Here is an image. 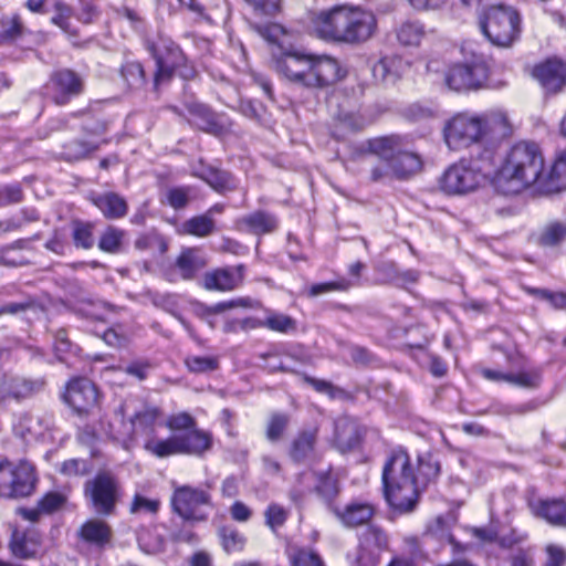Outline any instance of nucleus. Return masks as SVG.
Masks as SVG:
<instances>
[{
    "label": "nucleus",
    "mask_w": 566,
    "mask_h": 566,
    "mask_svg": "<svg viewBox=\"0 0 566 566\" xmlns=\"http://www.w3.org/2000/svg\"><path fill=\"white\" fill-rule=\"evenodd\" d=\"M64 400L78 415L88 412L98 402V391L87 378H75L67 384Z\"/></svg>",
    "instance_id": "nucleus-14"
},
{
    "label": "nucleus",
    "mask_w": 566,
    "mask_h": 566,
    "mask_svg": "<svg viewBox=\"0 0 566 566\" xmlns=\"http://www.w3.org/2000/svg\"><path fill=\"white\" fill-rule=\"evenodd\" d=\"M61 472L67 475H83L87 472V464L83 460L71 459L62 464Z\"/></svg>",
    "instance_id": "nucleus-63"
},
{
    "label": "nucleus",
    "mask_w": 566,
    "mask_h": 566,
    "mask_svg": "<svg viewBox=\"0 0 566 566\" xmlns=\"http://www.w3.org/2000/svg\"><path fill=\"white\" fill-rule=\"evenodd\" d=\"M465 59L450 67L446 82L457 92L478 90L483 86L489 76V66L484 55L478 54L471 44L462 49Z\"/></svg>",
    "instance_id": "nucleus-8"
},
{
    "label": "nucleus",
    "mask_w": 566,
    "mask_h": 566,
    "mask_svg": "<svg viewBox=\"0 0 566 566\" xmlns=\"http://www.w3.org/2000/svg\"><path fill=\"white\" fill-rule=\"evenodd\" d=\"M207 264L205 256L197 249H186L176 260V269L182 280H191Z\"/></svg>",
    "instance_id": "nucleus-28"
},
{
    "label": "nucleus",
    "mask_w": 566,
    "mask_h": 566,
    "mask_svg": "<svg viewBox=\"0 0 566 566\" xmlns=\"http://www.w3.org/2000/svg\"><path fill=\"white\" fill-rule=\"evenodd\" d=\"M124 238V230L109 226L102 233L98 248L107 253H118L122 249Z\"/></svg>",
    "instance_id": "nucleus-42"
},
{
    "label": "nucleus",
    "mask_w": 566,
    "mask_h": 566,
    "mask_svg": "<svg viewBox=\"0 0 566 566\" xmlns=\"http://www.w3.org/2000/svg\"><path fill=\"white\" fill-rule=\"evenodd\" d=\"M210 504V495L200 489L179 486L171 497L174 511L184 520L203 521L207 515L202 512L203 505Z\"/></svg>",
    "instance_id": "nucleus-13"
},
{
    "label": "nucleus",
    "mask_w": 566,
    "mask_h": 566,
    "mask_svg": "<svg viewBox=\"0 0 566 566\" xmlns=\"http://www.w3.org/2000/svg\"><path fill=\"white\" fill-rule=\"evenodd\" d=\"M544 157L535 143L520 142L507 151L496 176L497 186L517 193L543 177Z\"/></svg>",
    "instance_id": "nucleus-3"
},
{
    "label": "nucleus",
    "mask_w": 566,
    "mask_h": 566,
    "mask_svg": "<svg viewBox=\"0 0 566 566\" xmlns=\"http://www.w3.org/2000/svg\"><path fill=\"white\" fill-rule=\"evenodd\" d=\"M166 426L172 431H189L196 428V420L188 412H178L168 417Z\"/></svg>",
    "instance_id": "nucleus-53"
},
{
    "label": "nucleus",
    "mask_w": 566,
    "mask_h": 566,
    "mask_svg": "<svg viewBox=\"0 0 566 566\" xmlns=\"http://www.w3.org/2000/svg\"><path fill=\"white\" fill-rule=\"evenodd\" d=\"M185 364L189 371L202 374L218 369L219 359L214 356H188Z\"/></svg>",
    "instance_id": "nucleus-48"
},
{
    "label": "nucleus",
    "mask_w": 566,
    "mask_h": 566,
    "mask_svg": "<svg viewBox=\"0 0 566 566\" xmlns=\"http://www.w3.org/2000/svg\"><path fill=\"white\" fill-rule=\"evenodd\" d=\"M44 387L42 380H29L24 378H12L6 386V392L15 400L28 399L41 391Z\"/></svg>",
    "instance_id": "nucleus-33"
},
{
    "label": "nucleus",
    "mask_w": 566,
    "mask_h": 566,
    "mask_svg": "<svg viewBox=\"0 0 566 566\" xmlns=\"http://www.w3.org/2000/svg\"><path fill=\"white\" fill-rule=\"evenodd\" d=\"M161 412L157 407H145L136 412L130 421V431L127 434H113V438L122 442L125 447L128 442L133 441L135 436H151L155 431V426Z\"/></svg>",
    "instance_id": "nucleus-18"
},
{
    "label": "nucleus",
    "mask_w": 566,
    "mask_h": 566,
    "mask_svg": "<svg viewBox=\"0 0 566 566\" xmlns=\"http://www.w3.org/2000/svg\"><path fill=\"white\" fill-rule=\"evenodd\" d=\"M120 484L111 472H99L92 480L86 481L84 494L94 511L101 515H111L115 512L120 499Z\"/></svg>",
    "instance_id": "nucleus-9"
},
{
    "label": "nucleus",
    "mask_w": 566,
    "mask_h": 566,
    "mask_svg": "<svg viewBox=\"0 0 566 566\" xmlns=\"http://www.w3.org/2000/svg\"><path fill=\"white\" fill-rule=\"evenodd\" d=\"M259 326L266 327L279 333H289L296 329V322L289 315L271 313L259 324Z\"/></svg>",
    "instance_id": "nucleus-44"
},
{
    "label": "nucleus",
    "mask_w": 566,
    "mask_h": 566,
    "mask_svg": "<svg viewBox=\"0 0 566 566\" xmlns=\"http://www.w3.org/2000/svg\"><path fill=\"white\" fill-rule=\"evenodd\" d=\"M336 434L339 442L353 448L358 442L356 426L349 421H338L336 423Z\"/></svg>",
    "instance_id": "nucleus-52"
},
{
    "label": "nucleus",
    "mask_w": 566,
    "mask_h": 566,
    "mask_svg": "<svg viewBox=\"0 0 566 566\" xmlns=\"http://www.w3.org/2000/svg\"><path fill=\"white\" fill-rule=\"evenodd\" d=\"M40 548V541L34 534H28L14 530L10 541V551L17 557L21 559L34 557Z\"/></svg>",
    "instance_id": "nucleus-30"
},
{
    "label": "nucleus",
    "mask_w": 566,
    "mask_h": 566,
    "mask_svg": "<svg viewBox=\"0 0 566 566\" xmlns=\"http://www.w3.org/2000/svg\"><path fill=\"white\" fill-rule=\"evenodd\" d=\"M396 39L402 46H419L426 36L424 24L418 20L401 22L395 30Z\"/></svg>",
    "instance_id": "nucleus-31"
},
{
    "label": "nucleus",
    "mask_w": 566,
    "mask_h": 566,
    "mask_svg": "<svg viewBox=\"0 0 566 566\" xmlns=\"http://www.w3.org/2000/svg\"><path fill=\"white\" fill-rule=\"evenodd\" d=\"M94 226L91 222L75 221L73 223V241L75 247L91 249L94 245Z\"/></svg>",
    "instance_id": "nucleus-45"
},
{
    "label": "nucleus",
    "mask_w": 566,
    "mask_h": 566,
    "mask_svg": "<svg viewBox=\"0 0 566 566\" xmlns=\"http://www.w3.org/2000/svg\"><path fill=\"white\" fill-rule=\"evenodd\" d=\"M222 546L228 553L242 551L245 544V538L239 531L233 527L223 526L219 531Z\"/></svg>",
    "instance_id": "nucleus-47"
},
{
    "label": "nucleus",
    "mask_w": 566,
    "mask_h": 566,
    "mask_svg": "<svg viewBox=\"0 0 566 566\" xmlns=\"http://www.w3.org/2000/svg\"><path fill=\"white\" fill-rule=\"evenodd\" d=\"M391 170L390 161L388 159H380V161L370 169V180L374 182L392 180L395 177Z\"/></svg>",
    "instance_id": "nucleus-57"
},
{
    "label": "nucleus",
    "mask_w": 566,
    "mask_h": 566,
    "mask_svg": "<svg viewBox=\"0 0 566 566\" xmlns=\"http://www.w3.org/2000/svg\"><path fill=\"white\" fill-rule=\"evenodd\" d=\"M439 472L440 464L431 455L420 458L418 462V474H416L419 480V492L429 482L436 480Z\"/></svg>",
    "instance_id": "nucleus-43"
},
{
    "label": "nucleus",
    "mask_w": 566,
    "mask_h": 566,
    "mask_svg": "<svg viewBox=\"0 0 566 566\" xmlns=\"http://www.w3.org/2000/svg\"><path fill=\"white\" fill-rule=\"evenodd\" d=\"M239 226L244 227L253 234L260 235L273 232L277 228V220L273 214L258 210L242 217L239 220Z\"/></svg>",
    "instance_id": "nucleus-27"
},
{
    "label": "nucleus",
    "mask_w": 566,
    "mask_h": 566,
    "mask_svg": "<svg viewBox=\"0 0 566 566\" xmlns=\"http://www.w3.org/2000/svg\"><path fill=\"white\" fill-rule=\"evenodd\" d=\"M78 535L85 543L103 548L111 543L113 531L105 521L91 518L81 526Z\"/></svg>",
    "instance_id": "nucleus-23"
},
{
    "label": "nucleus",
    "mask_w": 566,
    "mask_h": 566,
    "mask_svg": "<svg viewBox=\"0 0 566 566\" xmlns=\"http://www.w3.org/2000/svg\"><path fill=\"white\" fill-rule=\"evenodd\" d=\"M254 10L262 14L273 15L280 11L281 0H247Z\"/></svg>",
    "instance_id": "nucleus-61"
},
{
    "label": "nucleus",
    "mask_w": 566,
    "mask_h": 566,
    "mask_svg": "<svg viewBox=\"0 0 566 566\" xmlns=\"http://www.w3.org/2000/svg\"><path fill=\"white\" fill-rule=\"evenodd\" d=\"M291 422V416L285 412H273L268 420L265 437L270 442L280 441Z\"/></svg>",
    "instance_id": "nucleus-40"
},
{
    "label": "nucleus",
    "mask_w": 566,
    "mask_h": 566,
    "mask_svg": "<svg viewBox=\"0 0 566 566\" xmlns=\"http://www.w3.org/2000/svg\"><path fill=\"white\" fill-rule=\"evenodd\" d=\"M195 175L219 192L234 188L233 177L227 171L207 167L195 172Z\"/></svg>",
    "instance_id": "nucleus-36"
},
{
    "label": "nucleus",
    "mask_w": 566,
    "mask_h": 566,
    "mask_svg": "<svg viewBox=\"0 0 566 566\" xmlns=\"http://www.w3.org/2000/svg\"><path fill=\"white\" fill-rule=\"evenodd\" d=\"M547 562L546 566H562L566 560V553L564 548L557 545H548L546 547Z\"/></svg>",
    "instance_id": "nucleus-64"
},
{
    "label": "nucleus",
    "mask_w": 566,
    "mask_h": 566,
    "mask_svg": "<svg viewBox=\"0 0 566 566\" xmlns=\"http://www.w3.org/2000/svg\"><path fill=\"white\" fill-rule=\"evenodd\" d=\"M317 434L318 427L316 426L304 428L297 432L289 450V455L292 461L303 463L314 454Z\"/></svg>",
    "instance_id": "nucleus-21"
},
{
    "label": "nucleus",
    "mask_w": 566,
    "mask_h": 566,
    "mask_svg": "<svg viewBox=\"0 0 566 566\" xmlns=\"http://www.w3.org/2000/svg\"><path fill=\"white\" fill-rule=\"evenodd\" d=\"M159 506L160 502L158 500L147 499L140 494H136L130 504V513L137 514L145 512L155 514L157 513Z\"/></svg>",
    "instance_id": "nucleus-55"
},
{
    "label": "nucleus",
    "mask_w": 566,
    "mask_h": 566,
    "mask_svg": "<svg viewBox=\"0 0 566 566\" xmlns=\"http://www.w3.org/2000/svg\"><path fill=\"white\" fill-rule=\"evenodd\" d=\"M189 199V189L188 188H172L167 192L168 203L174 209H182L187 206Z\"/></svg>",
    "instance_id": "nucleus-59"
},
{
    "label": "nucleus",
    "mask_w": 566,
    "mask_h": 566,
    "mask_svg": "<svg viewBox=\"0 0 566 566\" xmlns=\"http://www.w3.org/2000/svg\"><path fill=\"white\" fill-rule=\"evenodd\" d=\"M402 60L398 56H385L373 66V76L384 84L395 83L401 73Z\"/></svg>",
    "instance_id": "nucleus-32"
},
{
    "label": "nucleus",
    "mask_w": 566,
    "mask_h": 566,
    "mask_svg": "<svg viewBox=\"0 0 566 566\" xmlns=\"http://www.w3.org/2000/svg\"><path fill=\"white\" fill-rule=\"evenodd\" d=\"M491 129L489 123L480 117L459 114L444 127V140L450 149L458 150L479 142Z\"/></svg>",
    "instance_id": "nucleus-11"
},
{
    "label": "nucleus",
    "mask_w": 566,
    "mask_h": 566,
    "mask_svg": "<svg viewBox=\"0 0 566 566\" xmlns=\"http://www.w3.org/2000/svg\"><path fill=\"white\" fill-rule=\"evenodd\" d=\"M146 48L156 61V86L168 81L175 72L184 78L195 75L193 67L187 65L184 53L170 38L158 34L156 40H147Z\"/></svg>",
    "instance_id": "nucleus-6"
},
{
    "label": "nucleus",
    "mask_w": 566,
    "mask_h": 566,
    "mask_svg": "<svg viewBox=\"0 0 566 566\" xmlns=\"http://www.w3.org/2000/svg\"><path fill=\"white\" fill-rule=\"evenodd\" d=\"M530 293L551 302L557 308H566V294L565 293H553L548 290L532 289Z\"/></svg>",
    "instance_id": "nucleus-60"
},
{
    "label": "nucleus",
    "mask_w": 566,
    "mask_h": 566,
    "mask_svg": "<svg viewBox=\"0 0 566 566\" xmlns=\"http://www.w3.org/2000/svg\"><path fill=\"white\" fill-rule=\"evenodd\" d=\"M533 509L535 515L548 524L566 528V501L562 499L539 500Z\"/></svg>",
    "instance_id": "nucleus-24"
},
{
    "label": "nucleus",
    "mask_w": 566,
    "mask_h": 566,
    "mask_svg": "<svg viewBox=\"0 0 566 566\" xmlns=\"http://www.w3.org/2000/svg\"><path fill=\"white\" fill-rule=\"evenodd\" d=\"M388 548V536L378 526H369L360 537V559L370 558V565L378 564L379 555Z\"/></svg>",
    "instance_id": "nucleus-20"
},
{
    "label": "nucleus",
    "mask_w": 566,
    "mask_h": 566,
    "mask_svg": "<svg viewBox=\"0 0 566 566\" xmlns=\"http://www.w3.org/2000/svg\"><path fill=\"white\" fill-rule=\"evenodd\" d=\"M35 485L33 467L22 461L0 463V496L8 499L24 497L32 493Z\"/></svg>",
    "instance_id": "nucleus-12"
},
{
    "label": "nucleus",
    "mask_w": 566,
    "mask_h": 566,
    "mask_svg": "<svg viewBox=\"0 0 566 566\" xmlns=\"http://www.w3.org/2000/svg\"><path fill=\"white\" fill-rule=\"evenodd\" d=\"M97 149L96 145L83 140H73L65 145L64 155L69 160H80Z\"/></svg>",
    "instance_id": "nucleus-50"
},
{
    "label": "nucleus",
    "mask_w": 566,
    "mask_h": 566,
    "mask_svg": "<svg viewBox=\"0 0 566 566\" xmlns=\"http://www.w3.org/2000/svg\"><path fill=\"white\" fill-rule=\"evenodd\" d=\"M66 503V496L59 492H49L39 502L35 509H20L19 513L31 522H36L41 514H51Z\"/></svg>",
    "instance_id": "nucleus-29"
},
{
    "label": "nucleus",
    "mask_w": 566,
    "mask_h": 566,
    "mask_svg": "<svg viewBox=\"0 0 566 566\" xmlns=\"http://www.w3.org/2000/svg\"><path fill=\"white\" fill-rule=\"evenodd\" d=\"M504 377L505 381L525 388H536L541 382V375L538 371H522L517 374H507Z\"/></svg>",
    "instance_id": "nucleus-51"
},
{
    "label": "nucleus",
    "mask_w": 566,
    "mask_h": 566,
    "mask_svg": "<svg viewBox=\"0 0 566 566\" xmlns=\"http://www.w3.org/2000/svg\"><path fill=\"white\" fill-rule=\"evenodd\" d=\"M293 566H325L322 558L311 549H298L291 556Z\"/></svg>",
    "instance_id": "nucleus-54"
},
{
    "label": "nucleus",
    "mask_w": 566,
    "mask_h": 566,
    "mask_svg": "<svg viewBox=\"0 0 566 566\" xmlns=\"http://www.w3.org/2000/svg\"><path fill=\"white\" fill-rule=\"evenodd\" d=\"M53 9L54 14L51 18L52 23L61 28L64 32L74 34V32L71 30L70 23V20L73 15L72 8L65 2L57 0L54 2Z\"/></svg>",
    "instance_id": "nucleus-49"
},
{
    "label": "nucleus",
    "mask_w": 566,
    "mask_h": 566,
    "mask_svg": "<svg viewBox=\"0 0 566 566\" xmlns=\"http://www.w3.org/2000/svg\"><path fill=\"white\" fill-rule=\"evenodd\" d=\"M1 38L6 41H17L22 38L28 29L18 13L4 14L0 18Z\"/></svg>",
    "instance_id": "nucleus-39"
},
{
    "label": "nucleus",
    "mask_w": 566,
    "mask_h": 566,
    "mask_svg": "<svg viewBox=\"0 0 566 566\" xmlns=\"http://www.w3.org/2000/svg\"><path fill=\"white\" fill-rule=\"evenodd\" d=\"M150 369V364L144 360L133 361L124 368V371L138 380H144L147 378L148 371Z\"/></svg>",
    "instance_id": "nucleus-62"
},
{
    "label": "nucleus",
    "mask_w": 566,
    "mask_h": 566,
    "mask_svg": "<svg viewBox=\"0 0 566 566\" xmlns=\"http://www.w3.org/2000/svg\"><path fill=\"white\" fill-rule=\"evenodd\" d=\"M214 229L216 222L209 213L193 217L184 223L186 233L201 238L210 235Z\"/></svg>",
    "instance_id": "nucleus-41"
},
{
    "label": "nucleus",
    "mask_w": 566,
    "mask_h": 566,
    "mask_svg": "<svg viewBox=\"0 0 566 566\" xmlns=\"http://www.w3.org/2000/svg\"><path fill=\"white\" fill-rule=\"evenodd\" d=\"M485 176L469 160H459L446 169L439 179L440 189L448 195H467L475 191Z\"/></svg>",
    "instance_id": "nucleus-10"
},
{
    "label": "nucleus",
    "mask_w": 566,
    "mask_h": 566,
    "mask_svg": "<svg viewBox=\"0 0 566 566\" xmlns=\"http://www.w3.org/2000/svg\"><path fill=\"white\" fill-rule=\"evenodd\" d=\"M384 494L388 504L397 512H411L419 499V480L409 454L395 450L382 469Z\"/></svg>",
    "instance_id": "nucleus-4"
},
{
    "label": "nucleus",
    "mask_w": 566,
    "mask_h": 566,
    "mask_svg": "<svg viewBox=\"0 0 566 566\" xmlns=\"http://www.w3.org/2000/svg\"><path fill=\"white\" fill-rule=\"evenodd\" d=\"M361 111V108H343L338 113L336 120L345 129L360 130L375 120L374 116L367 115Z\"/></svg>",
    "instance_id": "nucleus-34"
},
{
    "label": "nucleus",
    "mask_w": 566,
    "mask_h": 566,
    "mask_svg": "<svg viewBox=\"0 0 566 566\" xmlns=\"http://www.w3.org/2000/svg\"><path fill=\"white\" fill-rule=\"evenodd\" d=\"M22 200V191L19 186L6 185L0 187V208L18 203Z\"/></svg>",
    "instance_id": "nucleus-58"
},
{
    "label": "nucleus",
    "mask_w": 566,
    "mask_h": 566,
    "mask_svg": "<svg viewBox=\"0 0 566 566\" xmlns=\"http://www.w3.org/2000/svg\"><path fill=\"white\" fill-rule=\"evenodd\" d=\"M334 513L345 526L357 527L371 520L375 507L366 502H352L344 509H334Z\"/></svg>",
    "instance_id": "nucleus-22"
},
{
    "label": "nucleus",
    "mask_w": 566,
    "mask_h": 566,
    "mask_svg": "<svg viewBox=\"0 0 566 566\" xmlns=\"http://www.w3.org/2000/svg\"><path fill=\"white\" fill-rule=\"evenodd\" d=\"M92 202L106 219L111 220L125 217L128 210L126 200L118 193L112 191L92 197Z\"/></svg>",
    "instance_id": "nucleus-26"
},
{
    "label": "nucleus",
    "mask_w": 566,
    "mask_h": 566,
    "mask_svg": "<svg viewBox=\"0 0 566 566\" xmlns=\"http://www.w3.org/2000/svg\"><path fill=\"white\" fill-rule=\"evenodd\" d=\"M367 149L379 159L390 161L395 179H408L422 169L421 157L408 149L402 136L390 135L369 139Z\"/></svg>",
    "instance_id": "nucleus-5"
},
{
    "label": "nucleus",
    "mask_w": 566,
    "mask_h": 566,
    "mask_svg": "<svg viewBox=\"0 0 566 566\" xmlns=\"http://www.w3.org/2000/svg\"><path fill=\"white\" fill-rule=\"evenodd\" d=\"M144 448L157 458L181 454L177 434L161 440L150 437L145 441Z\"/></svg>",
    "instance_id": "nucleus-38"
},
{
    "label": "nucleus",
    "mask_w": 566,
    "mask_h": 566,
    "mask_svg": "<svg viewBox=\"0 0 566 566\" xmlns=\"http://www.w3.org/2000/svg\"><path fill=\"white\" fill-rule=\"evenodd\" d=\"M566 240V223L551 221L535 234V242L542 247H556Z\"/></svg>",
    "instance_id": "nucleus-35"
},
{
    "label": "nucleus",
    "mask_w": 566,
    "mask_h": 566,
    "mask_svg": "<svg viewBox=\"0 0 566 566\" xmlns=\"http://www.w3.org/2000/svg\"><path fill=\"white\" fill-rule=\"evenodd\" d=\"M177 438L181 454L201 455L210 450L212 446L211 434L196 428L186 433L177 434Z\"/></svg>",
    "instance_id": "nucleus-25"
},
{
    "label": "nucleus",
    "mask_w": 566,
    "mask_h": 566,
    "mask_svg": "<svg viewBox=\"0 0 566 566\" xmlns=\"http://www.w3.org/2000/svg\"><path fill=\"white\" fill-rule=\"evenodd\" d=\"M318 38L334 42L357 44L369 40L377 28L373 12L359 7L337 6L322 11L313 20Z\"/></svg>",
    "instance_id": "nucleus-2"
},
{
    "label": "nucleus",
    "mask_w": 566,
    "mask_h": 566,
    "mask_svg": "<svg viewBox=\"0 0 566 566\" xmlns=\"http://www.w3.org/2000/svg\"><path fill=\"white\" fill-rule=\"evenodd\" d=\"M186 111L188 114L179 113V115L186 116L192 126L201 130L221 135L229 128L228 122L217 116L211 108H186Z\"/></svg>",
    "instance_id": "nucleus-19"
},
{
    "label": "nucleus",
    "mask_w": 566,
    "mask_h": 566,
    "mask_svg": "<svg viewBox=\"0 0 566 566\" xmlns=\"http://www.w3.org/2000/svg\"><path fill=\"white\" fill-rule=\"evenodd\" d=\"M245 266L218 268L203 275V287L209 291L229 292L238 289L244 281Z\"/></svg>",
    "instance_id": "nucleus-15"
},
{
    "label": "nucleus",
    "mask_w": 566,
    "mask_h": 566,
    "mask_svg": "<svg viewBox=\"0 0 566 566\" xmlns=\"http://www.w3.org/2000/svg\"><path fill=\"white\" fill-rule=\"evenodd\" d=\"M533 76L547 93H558L566 88V63L549 59L533 70Z\"/></svg>",
    "instance_id": "nucleus-16"
},
{
    "label": "nucleus",
    "mask_w": 566,
    "mask_h": 566,
    "mask_svg": "<svg viewBox=\"0 0 566 566\" xmlns=\"http://www.w3.org/2000/svg\"><path fill=\"white\" fill-rule=\"evenodd\" d=\"M120 74L132 88H140L145 84V72L138 62H126L122 66Z\"/></svg>",
    "instance_id": "nucleus-46"
},
{
    "label": "nucleus",
    "mask_w": 566,
    "mask_h": 566,
    "mask_svg": "<svg viewBox=\"0 0 566 566\" xmlns=\"http://www.w3.org/2000/svg\"><path fill=\"white\" fill-rule=\"evenodd\" d=\"M274 67L287 81L307 88L317 104L332 103L333 86L345 76L336 59L300 51L283 52L275 57Z\"/></svg>",
    "instance_id": "nucleus-1"
},
{
    "label": "nucleus",
    "mask_w": 566,
    "mask_h": 566,
    "mask_svg": "<svg viewBox=\"0 0 566 566\" xmlns=\"http://www.w3.org/2000/svg\"><path fill=\"white\" fill-rule=\"evenodd\" d=\"M49 87L55 91L54 102L56 104H66L72 96L82 93L83 80L72 70L63 69L51 75Z\"/></svg>",
    "instance_id": "nucleus-17"
},
{
    "label": "nucleus",
    "mask_w": 566,
    "mask_h": 566,
    "mask_svg": "<svg viewBox=\"0 0 566 566\" xmlns=\"http://www.w3.org/2000/svg\"><path fill=\"white\" fill-rule=\"evenodd\" d=\"M484 35L497 46H510L520 33V15L515 9L504 4L491 6L481 20Z\"/></svg>",
    "instance_id": "nucleus-7"
},
{
    "label": "nucleus",
    "mask_w": 566,
    "mask_h": 566,
    "mask_svg": "<svg viewBox=\"0 0 566 566\" xmlns=\"http://www.w3.org/2000/svg\"><path fill=\"white\" fill-rule=\"evenodd\" d=\"M287 517V512L277 504H271L265 511V521L271 530L275 531L281 527Z\"/></svg>",
    "instance_id": "nucleus-56"
},
{
    "label": "nucleus",
    "mask_w": 566,
    "mask_h": 566,
    "mask_svg": "<svg viewBox=\"0 0 566 566\" xmlns=\"http://www.w3.org/2000/svg\"><path fill=\"white\" fill-rule=\"evenodd\" d=\"M543 186L551 191L566 190V149L556 157Z\"/></svg>",
    "instance_id": "nucleus-37"
}]
</instances>
